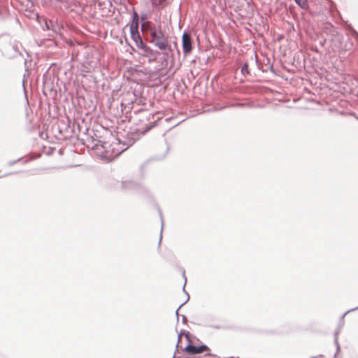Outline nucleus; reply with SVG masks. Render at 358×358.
<instances>
[{
    "mask_svg": "<svg viewBox=\"0 0 358 358\" xmlns=\"http://www.w3.org/2000/svg\"><path fill=\"white\" fill-rule=\"evenodd\" d=\"M241 74L245 77L250 74V71H249V67H248V63L245 62L243 64L241 69Z\"/></svg>",
    "mask_w": 358,
    "mask_h": 358,
    "instance_id": "14",
    "label": "nucleus"
},
{
    "mask_svg": "<svg viewBox=\"0 0 358 358\" xmlns=\"http://www.w3.org/2000/svg\"><path fill=\"white\" fill-rule=\"evenodd\" d=\"M130 34H131V39L134 41V42L135 43H136L138 41H139L142 38L141 36H140V34H139L138 29H135V30L130 29Z\"/></svg>",
    "mask_w": 358,
    "mask_h": 358,
    "instance_id": "11",
    "label": "nucleus"
},
{
    "mask_svg": "<svg viewBox=\"0 0 358 358\" xmlns=\"http://www.w3.org/2000/svg\"><path fill=\"white\" fill-rule=\"evenodd\" d=\"M136 46L139 50V53L143 57H156L159 52L157 50H152L150 46L147 45L141 38L135 43Z\"/></svg>",
    "mask_w": 358,
    "mask_h": 358,
    "instance_id": "4",
    "label": "nucleus"
},
{
    "mask_svg": "<svg viewBox=\"0 0 358 358\" xmlns=\"http://www.w3.org/2000/svg\"><path fill=\"white\" fill-rule=\"evenodd\" d=\"M183 277H184V278H185V284H186L187 278H186L185 275V271H183ZM185 285H184V286H183V291H184V292H185V294H187V299H186V301H185V302H183L182 304H180V306L178 308V309H177V310H176V317H177V320H178V317H179L178 311H179L180 308H181L184 304H185V303L189 301V295L188 294V293H187V292H185Z\"/></svg>",
    "mask_w": 358,
    "mask_h": 358,
    "instance_id": "12",
    "label": "nucleus"
},
{
    "mask_svg": "<svg viewBox=\"0 0 358 358\" xmlns=\"http://www.w3.org/2000/svg\"><path fill=\"white\" fill-rule=\"evenodd\" d=\"M172 358H176V356H175V354L173 355V357Z\"/></svg>",
    "mask_w": 358,
    "mask_h": 358,
    "instance_id": "22",
    "label": "nucleus"
},
{
    "mask_svg": "<svg viewBox=\"0 0 358 358\" xmlns=\"http://www.w3.org/2000/svg\"><path fill=\"white\" fill-rule=\"evenodd\" d=\"M182 335H185L186 338L187 339V341L191 343V340L189 338V332H185V331H181L180 333L178 334V342H177V344H176V351L174 352V354L176 355V352L178 351V344L180 342V340H181V336Z\"/></svg>",
    "mask_w": 358,
    "mask_h": 358,
    "instance_id": "10",
    "label": "nucleus"
},
{
    "mask_svg": "<svg viewBox=\"0 0 358 358\" xmlns=\"http://www.w3.org/2000/svg\"><path fill=\"white\" fill-rule=\"evenodd\" d=\"M182 46L185 55H187L191 52L192 50V38L191 36L185 31L182 36Z\"/></svg>",
    "mask_w": 358,
    "mask_h": 358,
    "instance_id": "6",
    "label": "nucleus"
},
{
    "mask_svg": "<svg viewBox=\"0 0 358 358\" xmlns=\"http://www.w3.org/2000/svg\"><path fill=\"white\" fill-rule=\"evenodd\" d=\"M134 143V140L129 139L127 143H123V146L120 147L121 142L119 141L117 143H114L109 146L106 142L98 141L97 143L91 145V148L103 154L105 157L112 159L119 156L122 152L133 145Z\"/></svg>",
    "mask_w": 358,
    "mask_h": 358,
    "instance_id": "2",
    "label": "nucleus"
},
{
    "mask_svg": "<svg viewBox=\"0 0 358 358\" xmlns=\"http://www.w3.org/2000/svg\"><path fill=\"white\" fill-rule=\"evenodd\" d=\"M160 217H161V221H162V229H161V233H160L159 243H161V241L162 238V230H163V227H164V220H163L162 213H160Z\"/></svg>",
    "mask_w": 358,
    "mask_h": 358,
    "instance_id": "16",
    "label": "nucleus"
},
{
    "mask_svg": "<svg viewBox=\"0 0 358 358\" xmlns=\"http://www.w3.org/2000/svg\"><path fill=\"white\" fill-rule=\"evenodd\" d=\"M182 335H185L186 338L187 339V341L191 343V340L189 338V332H185V331H181L180 333L178 334V342H177V344H176V351L174 352V354L176 355V352L178 351V344L180 342V340H181V336Z\"/></svg>",
    "mask_w": 358,
    "mask_h": 358,
    "instance_id": "9",
    "label": "nucleus"
},
{
    "mask_svg": "<svg viewBox=\"0 0 358 358\" xmlns=\"http://www.w3.org/2000/svg\"><path fill=\"white\" fill-rule=\"evenodd\" d=\"M19 160H20V159H17V160H16V161H14V162H10L8 163V164H9V165H13V164H14L16 162H17V161H19Z\"/></svg>",
    "mask_w": 358,
    "mask_h": 358,
    "instance_id": "19",
    "label": "nucleus"
},
{
    "mask_svg": "<svg viewBox=\"0 0 358 358\" xmlns=\"http://www.w3.org/2000/svg\"><path fill=\"white\" fill-rule=\"evenodd\" d=\"M357 37H358V34H357Z\"/></svg>",
    "mask_w": 358,
    "mask_h": 358,
    "instance_id": "23",
    "label": "nucleus"
},
{
    "mask_svg": "<svg viewBox=\"0 0 358 358\" xmlns=\"http://www.w3.org/2000/svg\"><path fill=\"white\" fill-rule=\"evenodd\" d=\"M141 29L146 36L147 41L162 51L171 50L169 36L166 34L161 24H151L150 22L143 23Z\"/></svg>",
    "mask_w": 358,
    "mask_h": 358,
    "instance_id": "1",
    "label": "nucleus"
},
{
    "mask_svg": "<svg viewBox=\"0 0 358 358\" xmlns=\"http://www.w3.org/2000/svg\"><path fill=\"white\" fill-rule=\"evenodd\" d=\"M38 22L43 30H52L53 32H57L58 25L54 23L52 20L45 17H41L38 20Z\"/></svg>",
    "mask_w": 358,
    "mask_h": 358,
    "instance_id": "7",
    "label": "nucleus"
},
{
    "mask_svg": "<svg viewBox=\"0 0 358 358\" xmlns=\"http://www.w3.org/2000/svg\"><path fill=\"white\" fill-rule=\"evenodd\" d=\"M138 29V15L136 12H134L132 16V22L130 26V29L135 30Z\"/></svg>",
    "mask_w": 358,
    "mask_h": 358,
    "instance_id": "8",
    "label": "nucleus"
},
{
    "mask_svg": "<svg viewBox=\"0 0 358 358\" xmlns=\"http://www.w3.org/2000/svg\"><path fill=\"white\" fill-rule=\"evenodd\" d=\"M145 19H146V15H141V20H145Z\"/></svg>",
    "mask_w": 358,
    "mask_h": 358,
    "instance_id": "21",
    "label": "nucleus"
},
{
    "mask_svg": "<svg viewBox=\"0 0 358 358\" xmlns=\"http://www.w3.org/2000/svg\"><path fill=\"white\" fill-rule=\"evenodd\" d=\"M357 309H358V307H357V308H355L352 309V310H357ZM350 311H351V310H350ZM349 312H350V310L347 311V312H346V313L343 315V317H344V316H345L348 313H349Z\"/></svg>",
    "mask_w": 358,
    "mask_h": 358,
    "instance_id": "20",
    "label": "nucleus"
},
{
    "mask_svg": "<svg viewBox=\"0 0 358 358\" xmlns=\"http://www.w3.org/2000/svg\"><path fill=\"white\" fill-rule=\"evenodd\" d=\"M184 351L189 355H196L206 352L204 357H212L213 358H218L217 355L210 353V348L206 345H201L200 346H195L189 342L188 345L183 349Z\"/></svg>",
    "mask_w": 358,
    "mask_h": 358,
    "instance_id": "3",
    "label": "nucleus"
},
{
    "mask_svg": "<svg viewBox=\"0 0 358 358\" xmlns=\"http://www.w3.org/2000/svg\"><path fill=\"white\" fill-rule=\"evenodd\" d=\"M182 322L184 324H185L187 322V319L186 316H185L184 315H182Z\"/></svg>",
    "mask_w": 358,
    "mask_h": 358,
    "instance_id": "18",
    "label": "nucleus"
},
{
    "mask_svg": "<svg viewBox=\"0 0 358 358\" xmlns=\"http://www.w3.org/2000/svg\"><path fill=\"white\" fill-rule=\"evenodd\" d=\"M338 332L336 331L335 333V343H336V345L337 346V350H339L340 346H339V344H338Z\"/></svg>",
    "mask_w": 358,
    "mask_h": 358,
    "instance_id": "17",
    "label": "nucleus"
},
{
    "mask_svg": "<svg viewBox=\"0 0 358 358\" xmlns=\"http://www.w3.org/2000/svg\"><path fill=\"white\" fill-rule=\"evenodd\" d=\"M151 119H154V115L150 113L148 116L139 120L138 128L137 129L138 132L141 134H145L147 131L150 130L153 127L156 126V124H152L150 122Z\"/></svg>",
    "mask_w": 358,
    "mask_h": 358,
    "instance_id": "5",
    "label": "nucleus"
},
{
    "mask_svg": "<svg viewBox=\"0 0 358 358\" xmlns=\"http://www.w3.org/2000/svg\"><path fill=\"white\" fill-rule=\"evenodd\" d=\"M153 6L163 8L167 4V0H151Z\"/></svg>",
    "mask_w": 358,
    "mask_h": 358,
    "instance_id": "13",
    "label": "nucleus"
},
{
    "mask_svg": "<svg viewBox=\"0 0 358 358\" xmlns=\"http://www.w3.org/2000/svg\"><path fill=\"white\" fill-rule=\"evenodd\" d=\"M294 1L301 8H304L307 5V0H294Z\"/></svg>",
    "mask_w": 358,
    "mask_h": 358,
    "instance_id": "15",
    "label": "nucleus"
}]
</instances>
